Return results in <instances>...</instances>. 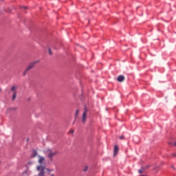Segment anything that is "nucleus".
<instances>
[{
	"mask_svg": "<svg viewBox=\"0 0 176 176\" xmlns=\"http://www.w3.org/2000/svg\"><path fill=\"white\" fill-rule=\"evenodd\" d=\"M44 153L46 155V157H48L50 160H53L54 156H57V155H58V151L53 148H45L44 150Z\"/></svg>",
	"mask_w": 176,
	"mask_h": 176,
	"instance_id": "nucleus-1",
	"label": "nucleus"
},
{
	"mask_svg": "<svg viewBox=\"0 0 176 176\" xmlns=\"http://www.w3.org/2000/svg\"><path fill=\"white\" fill-rule=\"evenodd\" d=\"M37 171H38V176H45V174H46V170L47 171H50L49 168H46L45 165H39L36 167Z\"/></svg>",
	"mask_w": 176,
	"mask_h": 176,
	"instance_id": "nucleus-2",
	"label": "nucleus"
},
{
	"mask_svg": "<svg viewBox=\"0 0 176 176\" xmlns=\"http://www.w3.org/2000/svg\"><path fill=\"white\" fill-rule=\"evenodd\" d=\"M11 91L13 92L12 94V100L14 101L16 100V97H17V87L16 86H12L10 89Z\"/></svg>",
	"mask_w": 176,
	"mask_h": 176,
	"instance_id": "nucleus-3",
	"label": "nucleus"
},
{
	"mask_svg": "<svg viewBox=\"0 0 176 176\" xmlns=\"http://www.w3.org/2000/svg\"><path fill=\"white\" fill-rule=\"evenodd\" d=\"M38 157L40 166H46V159L45 158V157L38 155Z\"/></svg>",
	"mask_w": 176,
	"mask_h": 176,
	"instance_id": "nucleus-4",
	"label": "nucleus"
},
{
	"mask_svg": "<svg viewBox=\"0 0 176 176\" xmlns=\"http://www.w3.org/2000/svg\"><path fill=\"white\" fill-rule=\"evenodd\" d=\"M38 63H39L38 60L31 63L28 65V67L26 68L27 71H30V69H32V68H34V67H35V64H38Z\"/></svg>",
	"mask_w": 176,
	"mask_h": 176,
	"instance_id": "nucleus-5",
	"label": "nucleus"
},
{
	"mask_svg": "<svg viewBox=\"0 0 176 176\" xmlns=\"http://www.w3.org/2000/svg\"><path fill=\"white\" fill-rule=\"evenodd\" d=\"M86 119H87V109L85 107V111L83 112V114H82V123L86 122Z\"/></svg>",
	"mask_w": 176,
	"mask_h": 176,
	"instance_id": "nucleus-6",
	"label": "nucleus"
},
{
	"mask_svg": "<svg viewBox=\"0 0 176 176\" xmlns=\"http://www.w3.org/2000/svg\"><path fill=\"white\" fill-rule=\"evenodd\" d=\"M118 152H119V146L118 145H116L114 146V151H113L114 156H116V155H118Z\"/></svg>",
	"mask_w": 176,
	"mask_h": 176,
	"instance_id": "nucleus-7",
	"label": "nucleus"
},
{
	"mask_svg": "<svg viewBox=\"0 0 176 176\" xmlns=\"http://www.w3.org/2000/svg\"><path fill=\"white\" fill-rule=\"evenodd\" d=\"M124 79H125L124 76L120 75L118 77L117 80L118 82H124Z\"/></svg>",
	"mask_w": 176,
	"mask_h": 176,
	"instance_id": "nucleus-8",
	"label": "nucleus"
},
{
	"mask_svg": "<svg viewBox=\"0 0 176 176\" xmlns=\"http://www.w3.org/2000/svg\"><path fill=\"white\" fill-rule=\"evenodd\" d=\"M36 155H38V153L34 150L32 153L31 157H36Z\"/></svg>",
	"mask_w": 176,
	"mask_h": 176,
	"instance_id": "nucleus-9",
	"label": "nucleus"
},
{
	"mask_svg": "<svg viewBox=\"0 0 176 176\" xmlns=\"http://www.w3.org/2000/svg\"><path fill=\"white\" fill-rule=\"evenodd\" d=\"M138 171L140 174H142L144 173V171H145V169H144V168H142Z\"/></svg>",
	"mask_w": 176,
	"mask_h": 176,
	"instance_id": "nucleus-10",
	"label": "nucleus"
},
{
	"mask_svg": "<svg viewBox=\"0 0 176 176\" xmlns=\"http://www.w3.org/2000/svg\"><path fill=\"white\" fill-rule=\"evenodd\" d=\"M79 115V109H77L76 111V118H78V116Z\"/></svg>",
	"mask_w": 176,
	"mask_h": 176,
	"instance_id": "nucleus-11",
	"label": "nucleus"
},
{
	"mask_svg": "<svg viewBox=\"0 0 176 176\" xmlns=\"http://www.w3.org/2000/svg\"><path fill=\"white\" fill-rule=\"evenodd\" d=\"M29 70H27V69L25 70V72H23V76H25V75H27V72H28Z\"/></svg>",
	"mask_w": 176,
	"mask_h": 176,
	"instance_id": "nucleus-12",
	"label": "nucleus"
},
{
	"mask_svg": "<svg viewBox=\"0 0 176 176\" xmlns=\"http://www.w3.org/2000/svg\"><path fill=\"white\" fill-rule=\"evenodd\" d=\"M87 170H89V167L85 166V168L83 169V171L86 172L87 171Z\"/></svg>",
	"mask_w": 176,
	"mask_h": 176,
	"instance_id": "nucleus-13",
	"label": "nucleus"
},
{
	"mask_svg": "<svg viewBox=\"0 0 176 176\" xmlns=\"http://www.w3.org/2000/svg\"><path fill=\"white\" fill-rule=\"evenodd\" d=\"M49 54H52V51L50 50H49Z\"/></svg>",
	"mask_w": 176,
	"mask_h": 176,
	"instance_id": "nucleus-14",
	"label": "nucleus"
},
{
	"mask_svg": "<svg viewBox=\"0 0 176 176\" xmlns=\"http://www.w3.org/2000/svg\"><path fill=\"white\" fill-rule=\"evenodd\" d=\"M123 138H124L123 136H121V137L120 138V140H123Z\"/></svg>",
	"mask_w": 176,
	"mask_h": 176,
	"instance_id": "nucleus-15",
	"label": "nucleus"
},
{
	"mask_svg": "<svg viewBox=\"0 0 176 176\" xmlns=\"http://www.w3.org/2000/svg\"><path fill=\"white\" fill-rule=\"evenodd\" d=\"M174 146H176V142L174 143Z\"/></svg>",
	"mask_w": 176,
	"mask_h": 176,
	"instance_id": "nucleus-16",
	"label": "nucleus"
},
{
	"mask_svg": "<svg viewBox=\"0 0 176 176\" xmlns=\"http://www.w3.org/2000/svg\"><path fill=\"white\" fill-rule=\"evenodd\" d=\"M1 91H2V89L0 88V93H1Z\"/></svg>",
	"mask_w": 176,
	"mask_h": 176,
	"instance_id": "nucleus-17",
	"label": "nucleus"
},
{
	"mask_svg": "<svg viewBox=\"0 0 176 176\" xmlns=\"http://www.w3.org/2000/svg\"><path fill=\"white\" fill-rule=\"evenodd\" d=\"M24 8V9H27V7H23Z\"/></svg>",
	"mask_w": 176,
	"mask_h": 176,
	"instance_id": "nucleus-18",
	"label": "nucleus"
},
{
	"mask_svg": "<svg viewBox=\"0 0 176 176\" xmlns=\"http://www.w3.org/2000/svg\"><path fill=\"white\" fill-rule=\"evenodd\" d=\"M173 156H176V154H173Z\"/></svg>",
	"mask_w": 176,
	"mask_h": 176,
	"instance_id": "nucleus-19",
	"label": "nucleus"
},
{
	"mask_svg": "<svg viewBox=\"0 0 176 176\" xmlns=\"http://www.w3.org/2000/svg\"><path fill=\"white\" fill-rule=\"evenodd\" d=\"M71 133H74V131H72Z\"/></svg>",
	"mask_w": 176,
	"mask_h": 176,
	"instance_id": "nucleus-20",
	"label": "nucleus"
},
{
	"mask_svg": "<svg viewBox=\"0 0 176 176\" xmlns=\"http://www.w3.org/2000/svg\"><path fill=\"white\" fill-rule=\"evenodd\" d=\"M51 176H54V175H51Z\"/></svg>",
	"mask_w": 176,
	"mask_h": 176,
	"instance_id": "nucleus-21",
	"label": "nucleus"
}]
</instances>
